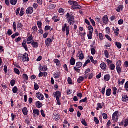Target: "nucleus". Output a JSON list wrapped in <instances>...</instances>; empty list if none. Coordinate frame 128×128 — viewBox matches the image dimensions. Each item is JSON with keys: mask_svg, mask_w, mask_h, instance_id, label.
Segmentation results:
<instances>
[{"mask_svg": "<svg viewBox=\"0 0 128 128\" xmlns=\"http://www.w3.org/2000/svg\"><path fill=\"white\" fill-rule=\"evenodd\" d=\"M66 18L68 22V24L70 26H74L76 22H74V16L70 13H68L66 16Z\"/></svg>", "mask_w": 128, "mask_h": 128, "instance_id": "nucleus-1", "label": "nucleus"}, {"mask_svg": "<svg viewBox=\"0 0 128 128\" xmlns=\"http://www.w3.org/2000/svg\"><path fill=\"white\" fill-rule=\"evenodd\" d=\"M70 26L66 24H65L62 27V30L64 32H66V36H70Z\"/></svg>", "mask_w": 128, "mask_h": 128, "instance_id": "nucleus-2", "label": "nucleus"}, {"mask_svg": "<svg viewBox=\"0 0 128 128\" xmlns=\"http://www.w3.org/2000/svg\"><path fill=\"white\" fill-rule=\"evenodd\" d=\"M116 70L117 72H118V74L119 75L122 72V62L120 60H119L117 62V65H116Z\"/></svg>", "mask_w": 128, "mask_h": 128, "instance_id": "nucleus-3", "label": "nucleus"}, {"mask_svg": "<svg viewBox=\"0 0 128 128\" xmlns=\"http://www.w3.org/2000/svg\"><path fill=\"white\" fill-rule=\"evenodd\" d=\"M112 120L115 122H118V112L116 111L114 112L112 115Z\"/></svg>", "mask_w": 128, "mask_h": 128, "instance_id": "nucleus-4", "label": "nucleus"}, {"mask_svg": "<svg viewBox=\"0 0 128 128\" xmlns=\"http://www.w3.org/2000/svg\"><path fill=\"white\" fill-rule=\"evenodd\" d=\"M72 8L73 10H80L82 6L79 5L78 2L75 1L72 6Z\"/></svg>", "mask_w": 128, "mask_h": 128, "instance_id": "nucleus-5", "label": "nucleus"}, {"mask_svg": "<svg viewBox=\"0 0 128 128\" xmlns=\"http://www.w3.org/2000/svg\"><path fill=\"white\" fill-rule=\"evenodd\" d=\"M36 98H37L39 100H44V96L40 92H38L36 94Z\"/></svg>", "mask_w": 128, "mask_h": 128, "instance_id": "nucleus-6", "label": "nucleus"}, {"mask_svg": "<svg viewBox=\"0 0 128 128\" xmlns=\"http://www.w3.org/2000/svg\"><path fill=\"white\" fill-rule=\"evenodd\" d=\"M22 58L23 62H30V58H28V54L25 53Z\"/></svg>", "mask_w": 128, "mask_h": 128, "instance_id": "nucleus-7", "label": "nucleus"}, {"mask_svg": "<svg viewBox=\"0 0 128 128\" xmlns=\"http://www.w3.org/2000/svg\"><path fill=\"white\" fill-rule=\"evenodd\" d=\"M54 98H56V99L60 98L62 96V93L60 91H57L53 94Z\"/></svg>", "mask_w": 128, "mask_h": 128, "instance_id": "nucleus-8", "label": "nucleus"}, {"mask_svg": "<svg viewBox=\"0 0 128 128\" xmlns=\"http://www.w3.org/2000/svg\"><path fill=\"white\" fill-rule=\"evenodd\" d=\"M100 68L104 70V72H106L108 68V66H106V64H104V62H102L100 65Z\"/></svg>", "mask_w": 128, "mask_h": 128, "instance_id": "nucleus-9", "label": "nucleus"}, {"mask_svg": "<svg viewBox=\"0 0 128 128\" xmlns=\"http://www.w3.org/2000/svg\"><path fill=\"white\" fill-rule=\"evenodd\" d=\"M90 74H92V72H90V68L87 69L85 72V74L84 75V78L85 79L88 78V76H90Z\"/></svg>", "mask_w": 128, "mask_h": 128, "instance_id": "nucleus-10", "label": "nucleus"}, {"mask_svg": "<svg viewBox=\"0 0 128 128\" xmlns=\"http://www.w3.org/2000/svg\"><path fill=\"white\" fill-rule=\"evenodd\" d=\"M52 118L56 122H58V120L60 119V115L59 114H54Z\"/></svg>", "mask_w": 128, "mask_h": 128, "instance_id": "nucleus-11", "label": "nucleus"}, {"mask_svg": "<svg viewBox=\"0 0 128 128\" xmlns=\"http://www.w3.org/2000/svg\"><path fill=\"white\" fill-rule=\"evenodd\" d=\"M78 56L81 60H82L84 58V55L82 53V52H78Z\"/></svg>", "mask_w": 128, "mask_h": 128, "instance_id": "nucleus-12", "label": "nucleus"}, {"mask_svg": "<svg viewBox=\"0 0 128 128\" xmlns=\"http://www.w3.org/2000/svg\"><path fill=\"white\" fill-rule=\"evenodd\" d=\"M102 20L104 24H108V16H104L102 18Z\"/></svg>", "mask_w": 128, "mask_h": 128, "instance_id": "nucleus-13", "label": "nucleus"}, {"mask_svg": "<svg viewBox=\"0 0 128 128\" xmlns=\"http://www.w3.org/2000/svg\"><path fill=\"white\" fill-rule=\"evenodd\" d=\"M34 12V8L32 7H30L26 11L27 14H32Z\"/></svg>", "mask_w": 128, "mask_h": 128, "instance_id": "nucleus-14", "label": "nucleus"}, {"mask_svg": "<svg viewBox=\"0 0 128 128\" xmlns=\"http://www.w3.org/2000/svg\"><path fill=\"white\" fill-rule=\"evenodd\" d=\"M52 42V40L50 38H48L46 40V46H50V44Z\"/></svg>", "mask_w": 128, "mask_h": 128, "instance_id": "nucleus-15", "label": "nucleus"}, {"mask_svg": "<svg viewBox=\"0 0 128 128\" xmlns=\"http://www.w3.org/2000/svg\"><path fill=\"white\" fill-rule=\"evenodd\" d=\"M124 10V6L120 5L116 9V10L118 12H120Z\"/></svg>", "mask_w": 128, "mask_h": 128, "instance_id": "nucleus-16", "label": "nucleus"}, {"mask_svg": "<svg viewBox=\"0 0 128 128\" xmlns=\"http://www.w3.org/2000/svg\"><path fill=\"white\" fill-rule=\"evenodd\" d=\"M106 96H112V89L108 88L106 91Z\"/></svg>", "mask_w": 128, "mask_h": 128, "instance_id": "nucleus-17", "label": "nucleus"}, {"mask_svg": "<svg viewBox=\"0 0 128 128\" xmlns=\"http://www.w3.org/2000/svg\"><path fill=\"white\" fill-rule=\"evenodd\" d=\"M54 64H56L57 66H62V64H60V60L58 59H55L54 60Z\"/></svg>", "mask_w": 128, "mask_h": 128, "instance_id": "nucleus-18", "label": "nucleus"}, {"mask_svg": "<svg viewBox=\"0 0 128 128\" xmlns=\"http://www.w3.org/2000/svg\"><path fill=\"white\" fill-rule=\"evenodd\" d=\"M36 106L38 108H40L42 106V104L40 101L36 102Z\"/></svg>", "mask_w": 128, "mask_h": 128, "instance_id": "nucleus-19", "label": "nucleus"}, {"mask_svg": "<svg viewBox=\"0 0 128 128\" xmlns=\"http://www.w3.org/2000/svg\"><path fill=\"white\" fill-rule=\"evenodd\" d=\"M70 64L71 66H74L76 64V59L74 58H72L70 60Z\"/></svg>", "mask_w": 128, "mask_h": 128, "instance_id": "nucleus-20", "label": "nucleus"}, {"mask_svg": "<svg viewBox=\"0 0 128 128\" xmlns=\"http://www.w3.org/2000/svg\"><path fill=\"white\" fill-rule=\"evenodd\" d=\"M33 114H36V116H40V110H38V109L34 110H33Z\"/></svg>", "mask_w": 128, "mask_h": 128, "instance_id": "nucleus-21", "label": "nucleus"}, {"mask_svg": "<svg viewBox=\"0 0 128 128\" xmlns=\"http://www.w3.org/2000/svg\"><path fill=\"white\" fill-rule=\"evenodd\" d=\"M32 48H38V44L37 42H32Z\"/></svg>", "mask_w": 128, "mask_h": 128, "instance_id": "nucleus-22", "label": "nucleus"}, {"mask_svg": "<svg viewBox=\"0 0 128 128\" xmlns=\"http://www.w3.org/2000/svg\"><path fill=\"white\" fill-rule=\"evenodd\" d=\"M115 46H117V48H118V50H120V48H122V44H120V42H116Z\"/></svg>", "mask_w": 128, "mask_h": 128, "instance_id": "nucleus-23", "label": "nucleus"}, {"mask_svg": "<svg viewBox=\"0 0 128 128\" xmlns=\"http://www.w3.org/2000/svg\"><path fill=\"white\" fill-rule=\"evenodd\" d=\"M84 77L80 76L78 80V83L82 84V82H84Z\"/></svg>", "mask_w": 128, "mask_h": 128, "instance_id": "nucleus-24", "label": "nucleus"}, {"mask_svg": "<svg viewBox=\"0 0 128 128\" xmlns=\"http://www.w3.org/2000/svg\"><path fill=\"white\" fill-rule=\"evenodd\" d=\"M122 101L124 102H128V96H124L122 98Z\"/></svg>", "mask_w": 128, "mask_h": 128, "instance_id": "nucleus-25", "label": "nucleus"}, {"mask_svg": "<svg viewBox=\"0 0 128 128\" xmlns=\"http://www.w3.org/2000/svg\"><path fill=\"white\" fill-rule=\"evenodd\" d=\"M104 80L106 82H108L110 80V74H106L104 77Z\"/></svg>", "mask_w": 128, "mask_h": 128, "instance_id": "nucleus-26", "label": "nucleus"}, {"mask_svg": "<svg viewBox=\"0 0 128 128\" xmlns=\"http://www.w3.org/2000/svg\"><path fill=\"white\" fill-rule=\"evenodd\" d=\"M58 16H54L52 18V20L54 22H60V19L58 18Z\"/></svg>", "mask_w": 128, "mask_h": 128, "instance_id": "nucleus-27", "label": "nucleus"}, {"mask_svg": "<svg viewBox=\"0 0 128 128\" xmlns=\"http://www.w3.org/2000/svg\"><path fill=\"white\" fill-rule=\"evenodd\" d=\"M22 112L24 116H26L28 114V108H24L22 110Z\"/></svg>", "mask_w": 128, "mask_h": 128, "instance_id": "nucleus-28", "label": "nucleus"}, {"mask_svg": "<svg viewBox=\"0 0 128 128\" xmlns=\"http://www.w3.org/2000/svg\"><path fill=\"white\" fill-rule=\"evenodd\" d=\"M18 2V0H10V4L12 6H16Z\"/></svg>", "mask_w": 128, "mask_h": 128, "instance_id": "nucleus-29", "label": "nucleus"}, {"mask_svg": "<svg viewBox=\"0 0 128 128\" xmlns=\"http://www.w3.org/2000/svg\"><path fill=\"white\" fill-rule=\"evenodd\" d=\"M104 54L106 58H110V54L108 53V50H105Z\"/></svg>", "mask_w": 128, "mask_h": 128, "instance_id": "nucleus-30", "label": "nucleus"}, {"mask_svg": "<svg viewBox=\"0 0 128 128\" xmlns=\"http://www.w3.org/2000/svg\"><path fill=\"white\" fill-rule=\"evenodd\" d=\"M90 60H91L92 62V64H98V61L94 60V57L90 56Z\"/></svg>", "mask_w": 128, "mask_h": 128, "instance_id": "nucleus-31", "label": "nucleus"}, {"mask_svg": "<svg viewBox=\"0 0 128 128\" xmlns=\"http://www.w3.org/2000/svg\"><path fill=\"white\" fill-rule=\"evenodd\" d=\"M76 66L78 68H82V63L80 62H78L76 64Z\"/></svg>", "mask_w": 128, "mask_h": 128, "instance_id": "nucleus-32", "label": "nucleus"}, {"mask_svg": "<svg viewBox=\"0 0 128 128\" xmlns=\"http://www.w3.org/2000/svg\"><path fill=\"white\" fill-rule=\"evenodd\" d=\"M60 72H56L54 74V78H60Z\"/></svg>", "mask_w": 128, "mask_h": 128, "instance_id": "nucleus-33", "label": "nucleus"}, {"mask_svg": "<svg viewBox=\"0 0 128 128\" xmlns=\"http://www.w3.org/2000/svg\"><path fill=\"white\" fill-rule=\"evenodd\" d=\"M18 91V87H16V86H14L12 88V92H13L14 94H17Z\"/></svg>", "mask_w": 128, "mask_h": 128, "instance_id": "nucleus-34", "label": "nucleus"}, {"mask_svg": "<svg viewBox=\"0 0 128 128\" xmlns=\"http://www.w3.org/2000/svg\"><path fill=\"white\" fill-rule=\"evenodd\" d=\"M14 72L16 74H18V76H20V70H18V68H14Z\"/></svg>", "mask_w": 128, "mask_h": 128, "instance_id": "nucleus-35", "label": "nucleus"}, {"mask_svg": "<svg viewBox=\"0 0 128 128\" xmlns=\"http://www.w3.org/2000/svg\"><path fill=\"white\" fill-rule=\"evenodd\" d=\"M88 30H90V32H94V27L92 26H88Z\"/></svg>", "mask_w": 128, "mask_h": 128, "instance_id": "nucleus-36", "label": "nucleus"}, {"mask_svg": "<svg viewBox=\"0 0 128 128\" xmlns=\"http://www.w3.org/2000/svg\"><path fill=\"white\" fill-rule=\"evenodd\" d=\"M22 76L24 80H28V74H24Z\"/></svg>", "mask_w": 128, "mask_h": 128, "instance_id": "nucleus-37", "label": "nucleus"}, {"mask_svg": "<svg viewBox=\"0 0 128 128\" xmlns=\"http://www.w3.org/2000/svg\"><path fill=\"white\" fill-rule=\"evenodd\" d=\"M17 28H18L22 29V28H24V25H22V23H18L17 24Z\"/></svg>", "mask_w": 128, "mask_h": 128, "instance_id": "nucleus-38", "label": "nucleus"}, {"mask_svg": "<svg viewBox=\"0 0 128 128\" xmlns=\"http://www.w3.org/2000/svg\"><path fill=\"white\" fill-rule=\"evenodd\" d=\"M116 68V66H114V64H111L110 65V70H114Z\"/></svg>", "mask_w": 128, "mask_h": 128, "instance_id": "nucleus-39", "label": "nucleus"}, {"mask_svg": "<svg viewBox=\"0 0 128 128\" xmlns=\"http://www.w3.org/2000/svg\"><path fill=\"white\" fill-rule=\"evenodd\" d=\"M96 52V49H94V48H92L91 49V54H92V56H94Z\"/></svg>", "mask_w": 128, "mask_h": 128, "instance_id": "nucleus-40", "label": "nucleus"}, {"mask_svg": "<svg viewBox=\"0 0 128 128\" xmlns=\"http://www.w3.org/2000/svg\"><path fill=\"white\" fill-rule=\"evenodd\" d=\"M13 28L14 32H16V22H14L13 24Z\"/></svg>", "mask_w": 128, "mask_h": 128, "instance_id": "nucleus-41", "label": "nucleus"}, {"mask_svg": "<svg viewBox=\"0 0 128 128\" xmlns=\"http://www.w3.org/2000/svg\"><path fill=\"white\" fill-rule=\"evenodd\" d=\"M94 32H90V34L88 35V40H92V34Z\"/></svg>", "mask_w": 128, "mask_h": 128, "instance_id": "nucleus-42", "label": "nucleus"}, {"mask_svg": "<svg viewBox=\"0 0 128 128\" xmlns=\"http://www.w3.org/2000/svg\"><path fill=\"white\" fill-rule=\"evenodd\" d=\"M22 46L23 48H24V50H26V52H28V46H26V44H22Z\"/></svg>", "mask_w": 128, "mask_h": 128, "instance_id": "nucleus-43", "label": "nucleus"}, {"mask_svg": "<svg viewBox=\"0 0 128 128\" xmlns=\"http://www.w3.org/2000/svg\"><path fill=\"white\" fill-rule=\"evenodd\" d=\"M38 28H42V23L41 22H38Z\"/></svg>", "mask_w": 128, "mask_h": 128, "instance_id": "nucleus-44", "label": "nucleus"}, {"mask_svg": "<svg viewBox=\"0 0 128 128\" xmlns=\"http://www.w3.org/2000/svg\"><path fill=\"white\" fill-rule=\"evenodd\" d=\"M94 122H96V124H100V120H98L96 117L94 118Z\"/></svg>", "mask_w": 128, "mask_h": 128, "instance_id": "nucleus-45", "label": "nucleus"}, {"mask_svg": "<svg viewBox=\"0 0 128 128\" xmlns=\"http://www.w3.org/2000/svg\"><path fill=\"white\" fill-rule=\"evenodd\" d=\"M82 123L85 126H88V124H86V120H84V119L82 120Z\"/></svg>", "mask_w": 128, "mask_h": 128, "instance_id": "nucleus-46", "label": "nucleus"}, {"mask_svg": "<svg viewBox=\"0 0 128 128\" xmlns=\"http://www.w3.org/2000/svg\"><path fill=\"white\" fill-rule=\"evenodd\" d=\"M116 92H118V88L116 87H114L113 90V94L114 96H116Z\"/></svg>", "mask_w": 128, "mask_h": 128, "instance_id": "nucleus-47", "label": "nucleus"}, {"mask_svg": "<svg viewBox=\"0 0 128 128\" xmlns=\"http://www.w3.org/2000/svg\"><path fill=\"white\" fill-rule=\"evenodd\" d=\"M34 88L35 90H38V88H40V86H38V84L36 83L34 86Z\"/></svg>", "mask_w": 128, "mask_h": 128, "instance_id": "nucleus-48", "label": "nucleus"}, {"mask_svg": "<svg viewBox=\"0 0 128 128\" xmlns=\"http://www.w3.org/2000/svg\"><path fill=\"white\" fill-rule=\"evenodd\" d=\"M68 82L69 84H72V78H68Z\"/></svg>", "mask_w": 128, "mask_h": 128, "instance_id": "nucleus-49", "label": "nucleus"}, {"mask_svg": "<svg viewBox=\"0 0 128 128\" xmlns=\"http://www.w3.org/2000/svg\"><path fill=\"white\" fill-rule=\"evenodd\" d=\"M126 82V80L123 79L122 81L119 80L118 84H121L122 86H124V82Z\"/></svg>", "mask_w": 128, "mask_h": 128, "instance_id": "nucleus-50", "label": "nucleus"}, {"mask_svg": "<svg viewBox=\"0 0 128 128\" xmlns=\"http://www.w3.org/2000/svg\"><path fill=\"white\" fill-rule=\"evenodd\" d=\"M50 10H54V8H56V6L54 5V4H51V5H50Z\"/></svg>", "mask_w": 128, "mask_h": 128, "instance_id": "nucleus-51", "label": "nucleus"}, {"mask_svg": "<svg viewBox=\"0 0 128 128\" xmlns=\"http://www.w3.org/2000/svg\"><path fill=\"white\" fill-rule=\"evenodd\" d=\"M86 102H88V98H85L80 100V103Z\"/></svg>", "mask_w": 128, "mask_h": 128, "instance_id": "nucleus-52", "label": "nucleus"}, {"mask_svg": "<svg viewBox=\"0 0 128 128\" xmlns=\"http://www.w3.org/2000/svg\"><path fill=\"white\" fill-rule=\"evenodd\" d=\"M99 38L100 40H104V35L102 34H99Z\"/></svg>", "mask_w": 128, "mask_h": 128, "instance_id": "nucleus-53", "label": "nucleus"}, {"mask_svg": "<svg viewBox=\"0 0 128 128\" xmlns=\"http://www.w3.org/2000/svg\"><path fill=\"white\" fill-rule=\"evenodd\" d=\"M102 116H103V118L104 119V120H108V114L106 113H104L102 114Z\"/></svg>", "mask_w": 128, "mask_h": 128, "instance_id": "nucleus-54", "label": "nucleus"}, {"mask_svg": "<svg viewBox=\"0 0 128 128\" xmlns=\"http://www.w3.org/2000/svg\"><path fill=\"white\" fill-rule=\"evenodd\" d=\"M32 40H34V38L32 37V36H30L28 38L27 42H32Z\"/></svg>", "mask_w": 128, "mask_h": 128, "instance_id": "nucleus-55", "label": "nucleus"}, {"mask_svg": "<svg viewBox=\"0 0 128 128\" xmlns=\"http://www.w3.org/2000/svg\"><path fill=\"white\" fill-rule=\"evenodd\" d=\"M24 9H21L20 14V16H24Z\"/></svg>", "mask_w": 128, "mask_h": 128, "instance_id": "nucleus-56", "label": "nucleus"}, {"mask_svg": "<svg viewBox=\"0 0 128 128\" xmlns=\"http://www.w3.org/2000/svg\"><path fill=\"white\" fill-rule=\"evenodd\" d=\"M118 24L120 25V26H122V24H124V20H120L118 21Z\"/></svg>", "mask_w": 128, "mask_h": 128, "instance_id": "nucleus-57", "label": "nucleus"}, {"mask_svg": "<svg viewBox=\"0 0 128 128\" xmlns=\"http://www.w3.org/2000/svg\"><path fill=\"white\" fill-rule=\"evenodd\" d=\"M10 84H11L12 86H14V85L16 84V80H12L10 82Z\"/></svg>", "mask_w": 128, "mask_h": 128, "instance_id": "nucleus-58", "label": "nucleus"}, {"mask_svg": "<svg viewBox=\"0 0 128 128\" xmlns=\"http://www.w3.org/2000/svg\"><path fill=\"white\" fill-rule=\"evenodd\" d=\"M106 34H110V27L106 28Z\"/></svg>", "mask_w": 128, "mask_h": 128, "instance_id": "nucleus-59", "label": "nucleus"}, {"mask_svg": "<svg viewBox=\"0 0 128 128\" xmlns=\"http://www.w3.org/2000/svg\"><path fill=\"white\" fill-rule=\"evenodd\" d=\"M125 90H126V92H128V82H127L126 84H125Z\"/></svg>", "mask_w": 128, "mask_h": 128, "instance_id": "nucleus-60", "label": "nucleus"}, {"mask_svg": "<svg viewBox=\"0 0 128 128\" xmlns=\"http://www.w3.org/2000/svg\"><path fill=\"white\" fill-rule=\"evenodd\" d=\"M42 70L44 72H46L48 70V66H44L42 68Z\"/></svg>", "mask_w": 128, "mask_h": 128, "instance_id": "nucleus-61", "label": "nucleus"}, {"mask_svg": "<svg viewBox=\"0 0 128 128\" xmlns=\"http://www.w3.org/2000/svg\"><path fill=\"white\" fill-rule=\"evenodd\" d=\"M4 72L5 74H8V66H4Z\"/></svg>", "mask_w": 128, "mask_h": 128, "instance_id": "nucleus-62", "label": "nucleus"}, {"mask_svg": "<svg viewBox=\"0 0 128 128\" xmlns=\"http://www.w3.org/2000/svg\"><path fill=\"white\" fill-rule=\"evenodd\" d=\"M52 28L50 26H45V30H50Z\"/></svg>", "mask_w": 128, "mask_h": 128, "instance_id": "nucleus-63", "label": "nucleus"}, {"mask_svg": "<svg viewBox=\"0 0 128 128\" xmlns=\"http://www.w3.org/2000/svg\"><path fill=\"white\" fill-rule=\"evenodd\" d=\"M59 12L60 14H64V10L62 9V8H60L59 10Z\"/></svg>", "mask_w": 128, "mask_h": 128, "instance_id": "nucleus-64", "label": "nucleus"}]
</instances>
